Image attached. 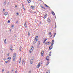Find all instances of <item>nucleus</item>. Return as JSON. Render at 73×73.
Wrapping results in <instances>:
<instances>
[{"instance_id":"1","label":"nucleus","mask_w":73,"mask_h":73,"mask_svg":"<svg viewBox=\"0 0 73 73\" xmlns=\"http://www.w3.org/2000/svg\"><path fill=\"white\" fill-rule=\"evenodd\" d=\"M36 39H35L34 40V41L33 43V44H35L36 43V42H37L38 41L37 40H36Z\"/></svg>"},{"instance_id":"2","label":"nucleus","mask_w":73,"mask_h":73,"mask_svg":"<svg viewBox=\"0 0 73 73\" xmlns=\"http://www.w3.org/2000/svg\"><path fill=\"white\" fill-rule=\"evenodd\" d=\"M43 40H44V41H43V44H44V43H45V41H46V40H48V38H44L43 39Z\"/></svg>"},{"instance_id":"3","label":"nucleus","mask_w":73,"mask_h":73,"mask_svg":"<svg viewBox=\"0 0 73 73\" xmlns=\"http://www.w3.org/2000/svg\"><path fill=\"white\" fill-rule=\"evenodd\" d=\"M39 66H40V62L36 66V68H38Z\"/></svg>"},{"instance_id":"4","label":"nucleus","mask_w":73,"mask_h":73,"mask_svg":"<svg viewBox=\"0 0 73 73\" xmlns=\"http://www.w3.org/2000/svg\"><path fill=\"white\" fill-rule=\"evenodd\" d=\"M49 47V50H51V49H52V48H53V45H52V44Z\"/></svg>"},{"instance_id":"5","label":"nucleus","mask_w":73,"mask_h":73,"mask_svg":"<svg viewBox=\"0 0 73 73\" xmlns=\"http://www.w3.org/2000/svg\"><path fill=\"white\" fill-rule=\"evenodd\" d=\"M47 21L48 23H50L51 21L50 20V18L49 17L48 18Z\"/></svg>"},{"instance_id":"6","label":"nucleus","mask_w":73,"mask_h":73,"mask_svg":"<svg viewBox=\"0 0 73 73\" xmlns=\"http://www.w3.org/2000/svg\"><path fill=\"white\" fill-rule=\"evenodd\" d=\"M54 40H52V41L51 44L52 45H53L54 44Z\"/></svg>"},{"instance_id":"7","label":"nucleus","mask_w":73,"mask_h":73,"mask_svg":"<svg viewBox=\"0 0 73 73\" xmlns=\"http://www.w3.org/2000/svg\"><path fill=\"white\" fill-rule=\"evenodd\" d=\"M33 59H31L30 60V63L31 64H32L33 63Z\"/></svg>"},{"instance_id":"8","label":"nucleus","mask_w":73,"mask_h":73,"mask_svg":"<svg viewBox=\"0 0 73 73\" xmlns=\"http://www.w3.org/2000/svg\"><path fill=\"white\" fill-rule=\"evenodd\" d=\"M38 36H35V39H36V40H38Z\"/></svg>"},{"instance_id":"9","label":"nucleus","mask_w":73,"mask_h":73,"mask_svg":"<svg viewBox=\"0 0 73 73\" xmlns=\"http://www.w3.org/2000/svg\"><path fill=\"white\" fill-rule=\"evenodd\" d=\"M5 16H7V15L8 14V12H6L5 13Z\"/></svg>"},{"instance_id":"10","label":"nucleus","mask_w":73,"mask_h":73,"mask_svg":"<svg viewBox=\"0 0 73 73\" xmlns=\"http://www.w3.org/2000/svg\"><path fill=\"white\" fill-rule=\"evenodd\" d=\"M13 61H15V60H16V57L13 56Z\"/></svg>"},{"instance_id":"11","label":"nucleus","mask_w":73,"mask_h":73,"mask_svg":"<svg viewBox=\"0 0 73 73\" xmlns=\"http://www.w3.org/2000/svg\"><path fill=\"white\" fill-rule=\"evenodd\" d=\"M16 53H14L13 54V57H16Z\"/></svg>"},{"instance_id":"12","label":"nucleus","mask_w":73,"mask_h":73,"mask_svg":"<svg viewBox=\"0 0 73 73\" xmlns=\"http://www.w3.org/2000/svg\"><path fill=\"white\" fill-rule=\"evenodd\" d=\"M40 7H41V8H43V9H45V8L44 7V6L41 5H40Z\"/></svg>"},{"instance_id":"13","label":"nucleus","mask_w":73,"mask_h":73,"mask_svg":"<svg viewBox=\"0 0 73 73\" xmlns=\"http://www.w3.org/2000/svg\"><path fill=\"white\" fill-rule=\"evenodd\" d=\"M44 6H45V7H48V8H50V7H48V6L46 4H44Z\"/></svg>"},{"instance_id":"14","label":"nucleus","mask_w":73,"mask_h":73,"mask_svg":"<svg viewBox=\"0 0 73 73\" xmlns=\"http://www.w3.org/2000/svg\"><path fill=\"white\" fill-rule=\"evenodd\" d=\"M52 13L53 15H55V13H54L53 11H52Z\"/></svg>"},{"instance_id":"15","label":"nucleus","mask_w":73,"mask_h":73,"mask_svg":"<svg viewBox=\"0 0 73 73\" xmlns=\"http://www.w3.org/2000/svg\"><path fill=\"white\" fill-rule=\"evenodd\" d=\"M22 7H23V9L24 10H25V8H24V5L23 4H22Z\"/></svg>"},{"instance_id":"16","label":"nucleus","mask_w":73,"mask_h":73,"mask_svg":"<svg viewBox=\"0 0 73 73\" xmlns=\"http://www.w3.org/2000/svg\"><path fill=\"white\" fill-rule=\"evenodd\" d=\"M6 39H5V40H4V41L5 42V44H7V41H6Z\"/></svg>"},{"instance_id":"17","label":"nucleus","mask_w":73,"mask_h":73,"mask_svg":"<svg viewBox=\"0 0 73 73\" xmlns=\"http://www.w3.org/2000/svg\"><path fill=\"white\" fill-rule=\"evenodd\" d=\"M24 26H25V28H27V25H26V23H25Z\"/></svg>"},{"instance_id":"18","label":"nucleus","mask_w":73,"mask_h":73,"mask_svg":"<svg viewBox=\"0 0 73 73\" xmlns=\"http://www.w3.org/2000/svg\"><path fill=\"white\" fill-rule=\"evenodd\" d=\"M10 50H11V51H13V49H12V46L10 47Z\"/></svg>"},{"instance_id":"19","label":"nucleus","mask_w":73,"mask_h":73,"mask_svg":"<svg viewBox=\"0 0 73 73\" xmlns=\"http://www.w3.org/2000/svg\"><path fill=\"white\" fill-rule=\"evenodd\" d=\"M22 48L21 47V46H20V47H19V50H20V52H21V48Z\"/></svg>"},{"instance_id":"20","label":"nucleus","mask_w":73,"mask_h":73,"mask_svg":"<svg viewBox=\"0 0 73 73\" xmlns=\"http://www.w3.org/2000/svg\"><path fill=\"white\" fill-rule=\"evenodd\" d=\"M10 60H7V61H6L5 62V63H8V62H9V61Z\"/></svg>"},{"instance_id":"21","label":"nucleus","mask_w":73,"mask_h":73,"mask_svg":"<svg viewBox=\"0 0 73 73\" xmlns=\"http://www.w3.org/2000/svg\"><path fill=\"white\" fill-rule=\"evenodd\" d=\"M29 3H30L31 2V0H27Z\"/></svg>"},{"instance_id":"22","label":"nucleus","mask_w":73,"mask_h":73,"mask_svg":"<svg viewBox=\"0 0 73 73\" xmlns=\"http://www.w3.org/2000/svg\"><path fill=\"white\" fill-rule=\"evenodd\" d=\"M37 44H38L37 45H40V41H38V42Z\"/></svg>"},{"instance_id":"23","label":"nucleus","mask_w":73,"mask_h":73,"mask_svg":"<svg viewBox=\"0 0 73 73\" xmlns=\"http://www.w3.org/2000/svg\"><path fill=\"white\" fill-rule=\"evenodd\" d=\"M28 37H29V36H30V35H31V34H30V32H29L28 33Z\"/></svg>"},{"instance_id":"24","label":"nucleus","mask_w":73,"mask_h":73,"mask_svg":"<svg viewBox=\"0 0 73 73\" xmlns=\"http://www.w3.org/2000/svg\"><path fill=\"white\" fill-rule=\"evenodd\" d=\"M32 51H33V50L30 49V50H29L30 53H31L32 52Z\"/></svg>"},{"instance_id":"25","label":"nucleus","mask_w":73,"mask_h":73,"mask_svg":"<svg viewBox=\"0 0 73 73\" xmlns=\"http://www.w3.org/2000/svg\"><path fill=\"white\" fill-rule=\"evenodd\" d=\"M35 6H31V7L33 9H34L35 8Z\"/></svg>"},{"instance_id":"26","label":"nucleus","mask_w":73,"mask_h":73,"mask_svg":"<svg viewBox=\"0 0 73 73\" xmlns=\"http://www.w3.org/2000/svg\"><path fill=\"white\" fill-rule=\"evenodd\" d=\"M7 59H9V60H11V57H9L8 58H7Z\"/></svg>"},{"instance_id":"27","label":"nucleus","mask_w":73,"mask_h":73,"mask_svg":"<svg viewBox=\"0 0 73 73\" xmlns=\"http://www.w3.org/2000/svg\"><path fill=\"white\" fill-rule=\"evenodd\" d=\"M56 33H54V36L53 37V38H54V37H55V36H56Z\"/></svg>"},{"instance_id":"28","label":"nucleus","mask_w":73,"mask_h":73,"mask_svg":"<svg viewBox=\"0 0 73 73\" xmlns=\"http://www.w3.org/2000/svg\"><path fill=\"white\" fill-rule=\"evenodd\" d=\"M49 55L50 56H51V52H50L49 53Z\"/></svg>"},{"instance_id":"29","label":"nucleus","mask_w":73,"mask_h":73,"mask_svg":"<svg viewBox=\"0 0 73 73\" xmlns=\"http://www.w3.org/2000/svg\"><path fill=\"white\" fill-rule=\"evenodd\" d=\"M10 21H11V20H8L7 21L8 23H10Z\"/></svg>"},{"instance_id":"30","label":"nucleus","mask_w":73,"mask_h":73,"mask_svg":"<svg viewBox=\"0 0 73 73\" xmlns=\"http://www.w3.org/2000/svg\"><path fill=\"white\" fill-rule=\"evenodd\" d=\"M47 43H48L49 44H47V45H49L50 43V42L49 41L47 42Z\"/></svg>"},{"instance_id":"31","label":"nucleus","mask_w":73,"mask_h":73,"mask_svg":"<svg viewBox=\"0 0 73 73\" xmlns=\"http://www.w3.org/2000/svg\"><path fill=\"white\" fill-rule=\"evenodd\" d=\"M44 16H45L46 17V16H48V15L46 13L45 14Z\"/></svg>"},{"instance_id":"32","label":"nucleus","mask_w":73,"mask_h":73,"mask_svg":"<svg viewBox=\"0 0 73 73\" xmlns=\"http://www.w3.org/2000/svg\"><path fill=\"white\" fill-rule=\"evenodd\" d=\"M24 60H23L22 61V64H24Z\"/></svg>"},{"instance_id":"33","label":"nucleus","mask_w":73,"mask_h":73,"mask_svg":"<svg viewBox=\"0 0 73 73\" xmlns=\"http://www.w3.org/2000/svg\"><path fill=\"white\" fill-rule=\"evenodd\" d=\"M37 48H39V47L40 46L39 45H38V44H37Z\"/></svg>"},{"instance_id":"34","label":"nucleus","mask_w":73,"mask_h":73,"mask_svg":"<svg viewBox=\"0 0 73 73\" xmlns=\"http://www.w3.org/2000/svg\"><path fill=\"white\" fill-rule=\"evenodd\" d=\"M49 58V56H48L46 57V59H48Z\"/></svg>"},{"instance_id":"35","label":"nucleus","mask_w":73,"mask_h":73,"mask_svg":"<svg viewBox=\"0 0 73 73\" xmlns=\"http://www.w3.org/2000/svg\"><path fill=\"white\" fill-rule=\"evenodd\" d=\"M51 34H52V33L50 32H49L48 33V34H49V35H51Z\"/></svg>"},{"instance_id":"36","label":"nucleus","mask_w":73,"mask_h":73,"mask_svg":"<svg viewBox=\"0 0 73 73\" xmlns=\"http://www.w3.org/2000/svg\"><path fill=\"white\" fill-rule=\"evenodd\" d=\"M44 53H41V56H43V55H44Z\"/></svg>"},{"instance_id":"37","label":"nucleus","mask_w":73,"mask_h":73,"mask_svg":"<svg viewBox=\"0 0 73 73\" xmlns=\"http://www.w3.org/2000/svg\"><path fill=\"white\" fill-rule=\"evenodd\" d=\"M48 64H49V62H47V64H46V65L48 66Z\"/></svg>"},{"instance_id":"38","label":"nucleus","mask_w":73,"mask_h":73,"mask_svg":"<svg viewBox=\"0 0 73 73\" xmlns=\"http://www.w3.org/2000/svg\"><path fill=\"white\" fill-rule=\"evenodd\" d=\"M46 17L45 16H44V17H43L44 18V19H45V18H46Z\"/></svg>"},{"instance_id":"39","label":"nucleus","mask_w":73,"mask_h":73,"mask_svg":"<svg viewBox=\"0 0 73 73\" xmlns=\"http://www.w3.org/2000/svg\"><path fill=\"white\" fill-rule=\"evenodd\" d=\"M6 1H5V2H4V4H6Z\"/></svg>"},{"instance_id":"40","label":"nucleus","mask_w":73,"mask_h":73,"mask_svg":"<svg viewBox=\"0 0 73 73\" xmlns=\"http://www.w3.org/2000/svg\"><path fill=\"white\" fill-rule=\"evenodd\" d=\"M41 53H44V50H42V51Z\"/></svg>"},{"instance_id":"41","label":"nucleus","mask_w":73,"mask_h":73,"mask_svg":"<svg viewBox=\"0 0 73 73\" xmlns=\"http://www.w3.org/2000/svg\"><path fill=\"white\" fill-rule=\"evenodd\" d=\"M21 62V58H20V60L19 61V64H20V62Z\"/></svg>"},{"instance_id":"42","label":"nucleus","mask_w":73,"mask_h":73,"mask_svg":"<svg viewBox=\"0 0 73 73\" xmlns=\"http://www.w3.org/2000/svg\"><path fill=\"white\" fill-rule=\"evenodd\" d=\"M7 60V59H6V58H3V60Z\"/></svg>"},{"instance_id":"43","label":"nucleus","mask_w":73,"mask_h":73,"mask_svg":"<svg viewBox=\"0 0 73 73\" xmlns=\"http://www.w3.org/2000/svg\"><path fill=\"white\" fill-rule=\"evenodd\" d=\"M50 37H52V35H50Z\"/></svg>"},{"instance_id":"44","label":"nucleus","mask_w":73,"mask_h":73,"mask_svg":"<svg viewBox=\"0 0 73 73\" xmlns=\"http://www.w3.org/2000/svg\"><path fill=\"white\" fill-rule=\"evenodd\" d=\"M9 2H8L7 4V5H9Z\"/></svg>"},{"instance_id":"45","label":"nucleus","mask_w":73,"mask_h":73,"mask_svg":"<svg viewBox=\"0 0 73 73\" xmlns=\"http://www.w3.org/2000/svg\"><path fill=\"white\" fill-rule=\"evenodd\" d=\"M32 11H29V12H30V13H33L32 12Z\"/></svg>"},{"instance_id":"46","label":"nucleus","mask_w":73,"mask_h":73,"mask_svg":"<svg viewBox=\"0 0 73 73\" xmlns=\"http://www.w3.org/2000/svg\"><path fill=\"white\" fill-rule=\"evenodd\" d=\"M4 70L3 69L2 70V72H4Z\"/></svg>"},{"instance_id":"47","label":"nucleus","mask_w":73,"mask_h":73,"mask_svg":"<svg viewBox=\"0 0 73 73\" xmlns=\"http://www.w3.org/2000/svg\"><path fill=\"white\" fill-rule=\"evenodd\" d=\"M29 73H31V70L29 71Z\"/></svg>"},{"instance_id":"48","label":"nucleus","mask_w":73,"mask_h":73,"mask_svg":"<svg viewBox=\"0 0 73 73\" xmlns=\"http://www.w3.org/2000/svg\"><path fill=\"white\" fill-rule=\"evenodd\" d=\"M17 15H19V13H17L16 14Z\"/></svg>"},{"instance_id":"49","label":"nucleus","mask_w":73,"mask_h":73,"mask_svg":"<svg viewBox=\"0 0 73 73\" xmlns=\"http://www.w3.org/2000/svg\"><path fill=\"white\" fill-rule=\"evenodd\" d=\"M46 60H47V61H49V60L48 59H46Z\"/></svg>"},{"instance_id":"50","label":"nucleus","mask_w":73,"mask_h":73,"mask_svg":"<svg viewBox=\"0 0 73 73\" xmlns=\"http://www.w3.org/2000/svg\"><path fill=\"white\" fill-rule=\"evenodd\" d=\"M3 11H4V12H5V9H3Z\"/></svg>"},{"instance_id":"51","label":"nucleus","mask_w":73,"mask_h":73,"mask_svg":"<svg viewBox=\"0 0 73 73\" xmlns=\"http://www.w3.org/2000/svg\"><path fill=\"white\" fill-rule=\"evenodd\" d=\"M15 8H17V5H15Z\"/></svg>"},{"instance_id":"52","label":"nucleus","mask_w":73,"mask_h":73,"mask_svg":"<svg viewBox=\"0 0 73 73\" xmlns=\"http://www.w3.org/2000/svg\"><path fill=\"white\" fill-rule=\"evenodd\" d=\"M13 27H14V26H13V25H12L11 26V27L12 28Z\"/></svg>"},{"instance_id":"53","label":"nucleus","mask_w":73,"mask_h":73,"mask_svg":"<svg viewBox=\"0 0 73 73\" xmlns=\"http://www.w3.org/2000/svg\"><path fill=\"white\" fill-rule=\"evenodd\" d=\"M45 45H46V44H47V42H45Z\"/></svg>"},{"instance_id":"54","label":"nucleus","mask_w":73,"mask_h":73,"mask_svg":"<svg viewBox=\"0 0 73 73\" xmlns=\"http://www.w3.org/2000/svg\"><path fill=\"white\" fill-rule=\"evenodd\" d=\"M7 56H9V53L7 54Z\"/></svg>"},{"instance_id":"55","label":"nucleus","mask_w":73,"mask_h":73,"mask_svg":"<svg viewBox=\"0 0 73 73\" xmlns=\"http://www.w3.org/2000/svg\"><path fill=\"white\" fill-rule=\"evenodd\" d=\"M16 23H18V21H16Z\"/></svg>"},{"instance_id":"56","label":"nucleus","mask_w":73,"mask_h":73,"mask_svg":"<svg viewBox=\"0 0 73 73\" xmlns=\"http://www.w3.org/2000/svg\"><path fill=\"white\" fill-rule=\"evenodd\" d=\"M31 48H34L33 46H32V47H31Z\"/></svg>"},{"instance_id":"57","label":"nucleus","mask_w":73,"mask_h":73,"mask_svg":"<svg viewBox=\"0 0 73 73\" xmlns=\"http://www.w3.org/2000/svg\"><path fill=\"white\" fill-rule=\"evenodd\" d=\"M31 50H33V49H32V48H31V49H30Z\"/></svg>"},{"instance_id":"58","label":"nucleus","mask_w":73,"mask_h":73,"mask_svg":"<svg viewBox=\"0 0 73 73\" xmlns=\"http://www.w3.org/2000/svg\"><path fill=\"white\" fill-rule=\"evenodd\" d=\"M41 64H42V62H41Z\"/></svg>"},{"instance_id":"59","label":"nucleus","mask_w":73,"mask_h":73,"mask_svg":"<svg viewBox=\"0 0 73 73\" xmlns=\"http://www.w3.org/2000/svg\"><path fill=\"white\" fill-rule=\"evenodd\" d=\"M17 73V71H15V73Z\"/></svg>"},{"instance_id":"60","label":"nucleus","mask_w":73,"mask_h":73,"mask_svg":"<svg viewBox=\"0 0 73 73\" xmlns=\"http://www.w3.org/2000/svg\"><path fill=\"white\" fill-rule=\"evenodd\" d=\"M9 31H11V29H10L9 30Z\"/></svg>"},{"instance_id":"61","label":"nucleus","mask_w":73,"mask_h":73,"mask_svg":"<svg viewBox=\"0 0 73 73\" xmlns=\"http://www.w3.org/2000/svg\"><path fill=\"white\" fill-rule=\"evenodd\" d=\"M4 5L5 6V5H6V4H5Z\"/></svg>"},{"instance_id":"62","label":"nucleus","mask_w":73,"mask_h":73,"mask_svg":"<svg viewBox=\"0 0 73 73\" xmlns=\"http://www.w3.org/2000/svg\"><path fill=\"white\" fill-rule=\"evenodd\" d=\"M36 13V12H34V13Z\"/></svg>"},{"instance_id":"63","label":"nucleus","mask_w":73,"mask_h":73,"mask_svg":"<svg viewBox=\"0 0 73 73\" xmlns=\"http://www.w3.org/2000/svg\"><path fill=\"white\" fill-rule=\"evenodd\" d=\"M56 27H57V26H56V25H55V28H56Z\"/></svg>"},{"instance_id":"64","label":"nucleus","mask_w":73,"mask_h":73,"mask_svg":"<svg viewBox=\"0 0 73 73\" xmlns=\"http://www.w3.org/2000/svg\"><path fill=\"white\" fill-rule=\"evenodd\" d=\"M46 73H48V72H46Z\"/></svg>"}]
</instances>
